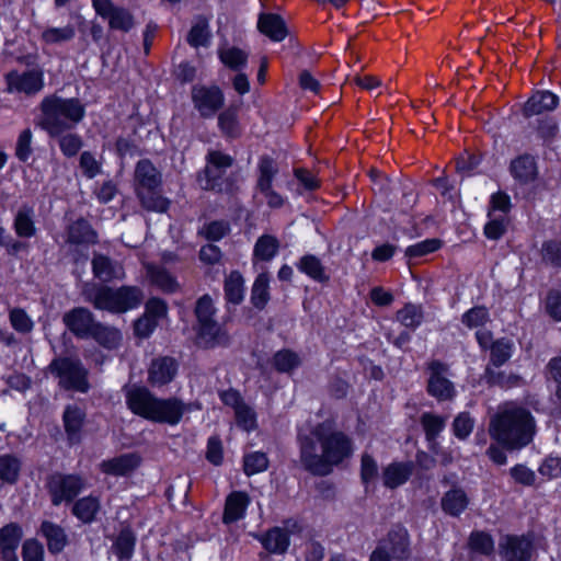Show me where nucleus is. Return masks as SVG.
<instances>
[{"label":"nucleus","mask_w":561,"mask_h":561,"mask_svg":"<svg viewBox=\"0 0 561 561\" xmlns=\"http://www.w3.org/2000/svg\"><path fill=\"white\" fill-rule=\"evenodd\" d=\"M147 276L151 285L160 288L164 293L173 294L179 288L176 278L163 266L148 265Z\"/></svg>","instance_id":"obj_34"},{"label":"nucleus","mask_w":561,"mask_h":561,"mask_svg":"<svg viewBox=\"0 0 561 561\" xmlns=\"http://www.w3.org/2000/svg\"><path fill=\"white\" fill-rule=\"evenodd\" d=\"M39 534L45 538L47 550L50 554L61 553L69 543L66 530L51 520H43L39 525Z\"/></svg>","instance_id":"obj_22"},{"label":"nucleus","mask_w":561,"mask_h":561,"mask_svg":"<svg viewBox=\"0 0 561 561\" xmlns=\"http://www.w3.org/2000/svg\"><path fill=\"white\" fill-rule=\"evenodd\" d=\"M442 241L439 239H426L408 247L405 255L410 259H419L439 250Z\"/></svg>","instance_id":"obj_58"},{"label":"nucleus","mask_w":561,"mask_h":561,"mask_svg":"<svg viewBox=\"0 0 561 561\" xmlns=\"http://www.w3.org/2000/svg\"><path fill=\"white\" fill-rule=\"evenodd\" d=\"M469 548L474 553L491 556L494 551V541L484 531H473L469 537Z\"/></svg>","instance_id":"obj_53"},{"label":"nucleus","mask_w":561,"mask_h":561,"mask_svg":"<svg viewBox=\"0 0 561 561\" xmlns=\"http://www.w3.org/2000/svg\"><path fill=\"white\" fill-rule=\"evenodd\" d=\"M277 173L278 165L275 159L270 156H262L257 163L256 190H267L268 186H272Z\"/></svg>","instance_id":"obj_41"},{"label":"nucleus","mask_w":561,"mask_h":561,"mask_svg":"<svg viewBox=\"0 0 561 561\" xmlns=\"http://www.w3.org/2000/svg\"><path fill=\"white\" fill-rule=\"evenodd\" d=\"M251 289V304L257 310H263L271 300V274L262 266Z\"/></svg>","instance_id":"obj_27"},{"label":"nucleus","mask_w":561,"mask_h":561,"mask_svg":"<svg viewBox=\"0 0 561 561\" xmlns=\"http://www.w3.org/2000/svg\"><path fill=\"white\" fill-rule=\"evenodd\" d=\"M546 378L556 383L554 397L561 405V355L549 359L546 366Z\"/></svg>","instance_id":"obj_63"},{"label":"nucleus","mask_w":561,"mask_h":561,"mask_svg":"<svg viewBox=\"0 0 561 561\" xmlns=\"http://www.w3.org/2000/svg\"><path fill=\"white\" fill-rule=\"evenodd\" d=\"M420 423L430 443H434L446 425V417L425 412L421 415Z\"/></svg>","instance_id":"obj_46"},{"label":"nucleus","mask_w":561,"mask_h":561,"mask_svg":"<svg viewBox=\"0 0 561 561\" xmlns=\"http://www.w3.org/2000/svg\"><path fill=\"white\" fill-rule=\"evenodd\" d=\"M245 515V490L230 492L225 501L222 523L231 525Z\"/></svg>","instance_id":"obj_29"},{"label":"nucleus","mask_w":561,"mask_h":561,"mask_svg":"<svg viewBox=\"0 0 561 561\" xmlns=\"http://www.w3.org/2000/svg\"><path fill=\"white\" fill-rule=\"evenodd\" d=\"M101 511V499L93 493L77 497L72 502L71 514L82 524L91 525Z\"/></svg>","instance_id":"obj_23"},{"label":"nucleus","mask_w":561,"mask_h":561,"mask_svg":"<svg viewBox=\"0 0 561 561\" xmlns=\"http://www.w3.org/2000/svg\"><path fill=\"white\" fill-rule=\"evenodd\" d=\"M137 536L129 524L122 526L112 543V549L118 561H129L136 549Z\"/></svg>","instance_id":"obj_25"},{"label":"nucleus","mask_w":561,"mask_h":561,"mask_svg":"<svg viewBox=\"0 0 561 561\" xmlns=\"http://www.w3.org/2000/svg\"><path fill=\"white\" fill-rule=\"evenodd\" d=\"M66 243L76 247H90L99 243V233L91 222L79 217L66 226Z\"/></svg>","instance_id":"obj_20"},{"label":"nucleus","mask_w":561,"mask_h":561,"mask_svg":"<svg viewBox=\"0 0 561 561\" xmlns=\"http://www.w3.org/2000/svg\"><path fill=\"white\" fill-rule=\"evenodd\" d=\"M210 39L209 19L203 14L196 15L186 35L187 44L193 48L207 47L210 44Z\"/></svg>","instance_id":"obj_31"},{"label":"nucleus","mask_w":561,"mask_h":561,"mask_svg":"<svg viewBox=\"0 0 561 561\" xmlns=\"http://www.w3.org/2000/svg\"><path fill=\"white\" fill-rule=\"evenodd\" d=\"M7 91L9 93H24L35 95L45 87V72L39 66L19 72L13 69L4 75Z\"/></svg>","instance_id":"obj_10"},{"label":"nucleus","mask_w":561,"mask_h":561,"mask_svg":"<svg viewBox=\"0 0 561 561\" xmlns=\"http://www.w3.org/2000/svg\"><path fill=\"white\" fill-rule=\"evenodd\" d=\"M191 98L195 110L205 119L213 118L225 105V94L217 84H196Z\"/></svg>","instance_id":"obj_12"},{"label":"nucleus","mask_w":561,"mask_h":561,"mask_svg":"<svg viewBox=\"0 0 561 561\" xmlns=\"http://www.w3.org/2000/svg\"><path fill=\"white\" fill-rule=\"evenodd\" d=\"M489 221L484 226V236L490 240H499L507 229V217L488 211Z\"/></svg>","instance_id":"obj_52"},{"label":"nucleus","mask_w":561,"mask_h":561,"mask_svg":"<svg viewBox=\"0 0 561 561\" xmlns=\"http://www.w3.org/2000/svg\"><path fill=\"white\" fill-rule=\"evenodd\" d=\"M179 373V362L169 355L151 359L147 370V381L153 388H161L171 383Z\"/></svg>","instance_id":"obj_17"},{"label":"nucleus","mask_w":561,"mask_h":561,"mask_svg":"<svg viewBox=\"0 0 561 561\" xmlns=\"http://www.w3.org/2000/svg\"><path fill=\"white\" fill-rule=\"evenodd\" d=\"M476 340L482 351H490V363L488 366L501 367L513 355L514 343L507 337H500L493 341V334L489 330L476 332Z\"/></svg>","instance_id":"obj_14"},{"label":"nucleus","mask_w":561,"mask_h":561,"mask_svg":"<svg viewBox=\"0 0 561 561\" xmlns=\"http://www.w3.org/2000/svg\"><path fill=\"white\" fill-rule=\"evenodd\" d=\"M91 265L95 278L110 282L115 277V265L110 256L102 253H94Z\"/></svg>","instance_id":"obj_45"},{"label":"nucleus","mask_w":561,"mask_h":561,"mask_svg":"<svg viewBox=\"0 0 561 561\" xmlns=\"http://www.w3.org/2000/svg\"><path fill=\"white\" fill-rule=\"evenodd\" d=\"M134 192L142 209L148 213L165 214L171 201L163 195L162 174L148 159H140L134 171Z\"/></svg>","instance_id":"obj_5"},{"label":"nucleus","mask_w":561,"mask_h":561,"mask_svg":"<svg viewBox=\"0 0 561 561\" xmlns=\"http://www.w3.org/2000/svg\"><path fill=\"white\" fill-rule=\"evenodd\" d=\"M51 375L59 378V385L66 390L87 393L90 390L89 370L79 358L57 356L48 365Z\"/></svg>","instance_id":"obj_7"},{"label":"nucleus","mask_w":561,"mask_h":561,"mask_svg":"<svg viewBox=\"0 0 561 561\" xmlns=\"http://www.w3.org/2000/svg\"><path fill=\"white\" fill-rule=\"evenodd\" d=\"M512 175L523 183H528L536 178L537 168L535 159L525 154L516 158L511 163Z\"/></svg>","instance_id":"obj_39"},{"label":"nucleus","mask_w":561,"mask_h":561,"mask_svg":"<svg viewBox=\"0 0 561 561\" xmlns=\"http://www.w3.org/2000/svg\"><path fill=\"white\" fill-rule=\"evenodd\" d=\"M33 134L30 128L23 129L16 140L15 157L20 162L26 163L33 154Z\"/></svg>","instance_id":"obj_57"},{"label":"nucleus","mask_w":561,"mask_h":561,"mask_svg":"<svg viewBox=\"0 0 561 561\" xmlns=\"http://www.w3.org/2000/svg\"><path fill=\"white\" fill-rule=\"evenodd\" d=\"M229 232V225L224 220H213L203 226L199 233L210 242L220 241Z\"/></svg>","instance_id":"obj_62"},{"label":"nucleus","mask_w":561,"mask_h":561,"mask_svg":"<svg viewBox=\"0 0 561 561\" xmlns=\"http://www.w3.org/2000/svg\"><path fill=\"white\" fill-rule=\"evenodd\" d=\"M22 469L21 460L12 455H0V480L8 484H15L19 481Z\"/></svg>","instance_id":"obj_42"},{"label":"nucleus","mask_w":561,"mask_h":561,"mask_svg":"<svg viewBox=\"0 0 561 561\" xmlns=\"http://www.w3.org/2000/svg\"><path fill=\"white\" fill-rule=\"evenodd\" d=\"M296 266L299 272L318 283L323 284L330 280V275L327 273L325 266L322 264L321 260L313 254L301 256Z\"/></svg>","instance_id":"obj_35"},{"label":"nucleus","mask_w":561,"mask_h":561,"mask_svg":"<svg viewBox=\"0 0 561 561\" xmlns=\"http://www.w3.org/2000/svg\"><path fill=\"white\" fill-rule=\"evenodd\" d=\"M208 165L205 168L206 190H221L222 176L233 163L231 156L214 150L207 154Z\"/></svg>","instance_id":"obj_19"},{"label":"nucleus","mask_w":561,"mask_h":561,"mask_svg":"<svg viewBox=\"0 0 561 561\" xmlns=\"http://www.w3.org/2000/svg\"><path fill=\"white\" fill-rule=\"evenodd\" d=\"M301 531V526L297 520L288 519L284 527H274L266 531L261 538V543L270 553L284 554L290 543V535Z\"/></svg>","instance_id":"obj_16"},{"label":"nucleus","mask_w":561,"mask_h":561,"mask_svg":"<svg viewBox=\"0 0 561 561\" xmlns=\"http://www.w3.org/2000/svg\"><path fill=\"white\" fill-rule=\"evenodd\" d=\"M23 527L16 522H10L0 528V552L18 551L23 539Z\"/></svg>","instance_id":"obj_37"},{"label":"nucleus","mask_w":561,"mask_h":561,"mask_svg":"<svg viewBox=\"0 0 561 561\" xmlns=\"http://www.w3.org/2000/svg\"><path fill=\"white\" fill-rule=\"evenodd\" d=\"M442 508L450 516H459L468 506V497L463 490L454 488L442 497Z\"/></svg>","instance_id":"obj_38"},{"label":"nucleus","mask_w":561,"mask_h":561,"mask_svg":"<svg viewBox=\"0 0 561 561\" xmlns=\"http://www.w3.org/2000/svg\"><path fill=\"white\" fill-rule=\"evenodd\" d=\"M216 308L208 294L201 296L195 304L194 314L197 320L196 335L207 343H215L218 339L220 327L215 320Z\"/></svg>","instance_id":"obj_11"},{"label":"nucleus","mask_w":561,"mask_h":561,"mask_svg":"<svg viewBox=\"0 0 561 561\" xmlns=\"http://www.w3.org/2000/svg\"><path fill=\"white\" fill-rule=\"evenodd\" d=\"M106 20L111 30L129 32L134 26L133 14L123 7H117Z\"/></svg>","instance_id":"obj_56"},{"label":"nucleus","mask_w":561,"mask_h":561,"mask_svg":"<svg viewBox=\"0 0 561 561\" xmlns=\"http://www.w3.org/2000/svg\"><path fill=\"white\" fill-rule=\"evenodd\" d=\"M144 298L142 289L136 285H122L116 288L101 285L95 289L91 301L98 310L122 314L139 308Z\"/></svg>","instance_id":"obj_6"},{"label":"nucleus","mask_w":561,"mask_h":561,"mask_svg":"<svg viewBox=\"0 0 561 561\" xmlns=\"http://www.w3.org/2000/svg\"><path fill=\"white\" fill-rule=\"evenodd\" d=\"M279 248V240L275 236L267 233L261 236L253 247V268L259 271L263 266L260 265L261 262H271L278 254Z\"/></svg>","instance_id":"obj_24"},{"label":"nucleus","mask_w":561,"mask_h":561,"mask_svg":"<svg viewBox=\"0 0 561 561\" xmlns=\"http://www.w3.org/2000/svg\"><path fill=\"white\" fill-rule=\"evenodd\" d=\"M274 365L280 373H289L300 365V358L295 352L283 350L274 355Z\"/></svg>","instance_id":"obj_61"},{"label":"nucleus","mask_w":561,"mask_h":561,"mask_svg":"<svg viewBox=\"0 0 561 561\" xmlns=\"http://www.w3.org/2000/svg\"><path fill=\"white\" fill-rule=\"evenodd\" d=\"M21 556L23 561H44V545L37 538H27L22 542Z\"/></svg>","instance_id":"obj_59"},{"label":"nucleus","mask_w":561,"mask_h":561,"mask_svg":"<svg viewBox=\"0 0 561 561\" xmlns=\"http://www.w3.org/2000/svg\"><path fill=\"white\" fill-rule=\"evenodd\" d=\"M128 410L152 423L178 425L190 411L188 404L178 397H157L146 386H134L126 392Z\"/></svg>","instance_id":"obj_4"},{"label":"nucleus","mask_w":561,"mask_h":561,"mask_svg":"<svg viewBox=\"0 0 561 561\" xmlns=\"http://www.w3.org/2000/svg\"><path fill=\"white\" fill-rule=\"evenodd\" d=\"M559 103V98L550 91H537L525 103L523 114L526 117L540 115L553 111Z\"/></svg>","instance_id":"obj_26"},{"label":"nucleus","mask_w":561,"mask_h":561,"mask_svg":"<svg viewBox=\"0 0 561 561\" xmlns=\"http://www.w3.org/2000/svg\"><path fill=\"white\" fill-rule=\"evenodd\" d=\"M414 470L412 461L392 462L388 465L382 471L383 485L389 489H396L404 484L411 477Z\"/></svg>","instance_id":"obj_28"},{"label":"nucleus","mask_w":561,"mask_h":561,"mask_svg":"<svg viewBox=\"0 0 561 561\" xmlns=\"http://www.w3.org/2000/svg\"><path fill=\"white\" fill-rule=\"evenodd\" d=\"M428 373L426 391L438 401H449L456 396L454 383L447 378V364L433 359L426 364Z\"/></svg>","instance_id":"obj_13"},{"label":"nucleus","mask_w":561,"mask_h":561,"mask_svg":"<svg viewBox=\"0 0 561 561\" xmlns=\"http://www.w3.org/2000/svg\"><path fill=\"white\" fill-rule=\"evenodd\" d=\"M259 31L272 41L280 42L287 36L283 19L274 13H262L257 21Z\"/></svg>","instance_id":"obj_32"},{"label":"nucleus","mask_w":561,"mask_h":561,"mask_svg":"<svg viewBox=\"0 0 561 561\" xmlns=\"http://www.w3.org/2000/svg\"><path fill=\"white\" fill-rule=\"evenodd\" d=\"M96 320L87 307H73L62 316V323L76 337L89 339Z\"/></svg>","instance_id":"obj_18"},{"label":"nucleus","mask_w":561,"mask_h":561,"mask_svg":"<svg viewBox=\"0 0 561 561\" xmlns=\"http://www.w3.org/2000/svg\"><path fill=\"white\" fill-rule=\"evenodd\" d=\"M140 465L141 457L137 453H128L103 460L100 470L107 476L127 477Z\"/></svg>","instance_id":"obj_21"},{"label":"nucleus","mask_w":561,"mask_h":561,"mask_svg":"<svg viewBox=\"0 0 561 561\" xmlns=\"http://www.w3.org/2000/svg\"><path fill=\"white\" fill-rule=\"evenodd\" d=\"M218 127L226 137H236L239 130L238 112L229 106L218 115Z\"/></svg>","instance_id":"obj_50"},{"label":"nucleus","mask_w":561,"mask_h":561,"mask_svg":"<svg viewBox=\"0 0 561 561\" xmlns=\"http://www.w3.org/2000/svg\"><path fill=\"white\" fill-rule=\"evenodd\" d=\"M545 310L547 314L554 321H561V291L550 289L545 299Z\"/></svg>","instance_id":"obj_64"},{"label":"nucleus","mask_w":561,"mask_h":561,"mask_svg":"<svg viewBox=\"0 0 561 561\" xmlns=\"http://www.w3.org/2000/svg\"><path fill=\"white\" fill-rule=\"evenodd\" d=\"M220 61L231 70L238 71L245 65V51L231 47L219 51Z\"/></svg>","instance_id":"obj_60"},{"label":"nucleus","mask_w":561,"mask_h":561,"mask_svg":"<svg viewBox=\"0 0 561 561\" xmlns=\"http://www.w3.org/2000/svg\"><path fill=\"white\" fill-rule=\"evenodd\" d=\"M76 35V30L72 25L68 24L64 27H47L42 32L41 38L45 44L53 45L72 39Z\"/></svg>","instance_id":"obj_51"},{"label":"nucleus","mask_w":561,"mask_h":561,"mask_svg":"<svg viewBox=\"0 0 561 561\" xmlns=\"http://www.w3.org/2000/svg\"><path fill=\"white\" fill-rule=\"evenodd\" d=\"M45 488L49 495L50 503L59 506L62 503H72L87 488V482L80 473H66L55 471L47 476Z\"/></svg>","instance_id":"obj_8"},{"label":"nucleus","mask_w":561,"mask_h":561,"mask_svg":"<svg viewBox=\"0 0 561 561\" xmlns=\"http://www.w3.org/2000/svg\"><path fill=\"white\" fill-rule=\"evenodd\" d=\"M61 421L68 446H79L84 438L85 410L76 403H69L62 411Z\"/></svg>","instance_id":"obj_15"},{"label":"nucleus","mask_w":561,"mask_h":561,"mask_svg":"<svg viewBox=\"0 0 561 561\" xmlns=\"http://www.w3.org/2000/svg\"><path fill=\"white\" fill-rule=\"evenodd\" d=\"M496 367L486 366L484 369V380L489 386L500 388H512L519 383L520 378L513 374H506L503 370H496Z\"/></svg>","instance_id":"obj_47"},{"label":"nucleus","mask_w":561,"mask_h":561,"mask_svg":"<svg viewBox=\"0 0 561 561\" xmlns=\"http://www.w3.org/2000/svg\"><path fill=\"white\" fill-rule=\"evenodd\" d=\"M79 168L82 175L88 180H92L103 172L102 161L98 160L95 154L89 150L80 153Z\"/></svg>","instance_id":"obj_49"},{"label":"nucleus","mask_w":561,"mask_h":561,"mask_svg":"<svg viewBox=\"0 0 561 561\" xmlns=\"http://www.w3.org/2000/svg\"><path fill=\"white\" fill-rule=\"evenodd\" d=\"M410 556L409 534L407 529L396 527L379 540L369 561H409Z\"/></svg>","instance_id":"obj_9"},{"label":"nucleus","mask_w":561,"mask_h":561,"mask_svg":"<svg viewBox=\"0 0 561 561\" xmlns=\"http://www.w3.org/2000/svg\"><path fill=\"white\" fill-rule=\"evenodd\" d=\"M11 327L21 334H27L34 329V322L27 312L20 307H14L9 311Z\"/></svg>","instance_id":"obj_55"},{"label":"nucleus","mask_w":561,"mask_h":561,"mask_svg":"<svg viewBox=\"0 0 561 561\" xmlns=\"http://www.w3.org/2000/svg\"><path fill=\"white\" fill-rule=\"evenodd\" d=\"M13 229L19 238L31 239L36 236L33 207L24 205L19 208L13 219Z\"/></svg>","instance_id":"obj_33"},{"label":"nucleus","mask_w":561,"mask_h":561,"mask_svg":"<svg viewBox=\"0 0 561 561\" xmlns=\"http://www.w3.org/2000/svg\"><path fill=\"white\" fill-rule=\"evenodd\" d=\"M531 542L525 537L511 536L504 545V557L507 561H528L530 558Z\"/></svg>","instance_id":"obj_36"},{"label":"nucleus","mask_w":561,"mask_h":561,"mask_svg":"<svg viewBox=\"0 0 561 561\" xmlns=\"http://www.w3.org/2000/svg\"><path fill=\"white\" fill-rule=\"evenodd\" d=\"M244 279L239 271H232L226 278L224 290L227 302L239 305L243 300Z\"/></svg>","instance_id":"obj_43"},{"label":"nucleus","mask_w":561,"mask_h":561,"mask_svg":"<svg viewBox=\"0 0 561 561\" xmlns=\"http://www.w3.org/2000/svg\"><path fill=\"white\" fill-rule=\"evenodd\" d=\"M396 318L403 327L414 331L423 322V309L417 305L405 304L403 308L398 310Z\"/></svg>","instance_id":"obj_44"},{"label":"nucleus","mask_w":561,"mask_h":561,"mask_svg":"<svg viewBox=\"0 0 561 561\" xmlns=\"http://www.w3.org/2000/svg\"><path fill=\"white\" fill-rule=\"evenodd\" d=\"M89 339L94 340L103 348L112 351L119 346L122 333L117 328L106 325L96 320L89 334Z\"/></svg>","instance_id":"obj_30"},{"label":"nucleus","mask_w":561,"mask_h":561,"mask_svg":"<svg viewBox=\"0 0 561 561\" xmlns=\"http://www.w3.org/2000/svg\"><path fill=\"white\" fill-rule=\"evenodd\" d=\"M300 462L313 476H328L354 453L350 435L336 430L331 423L322 422L309 434H298Z\"/></svg>","instance_id":"obj_1"},{"label":"nucleus","mask_w":561,"mask_h":561,"mask_svg":"<svg viewBox=\"0 0 561 561\" xmlns=\"http://www.w3.org/2000/svg\"><path fill=\"white\" fill-rule=\"evenodd\" d=\"M490 435L507 449L528 445L535 433V420L525 407L515 402L501 404L491 419Z\"/></svg>","instance_id":"obj_3"},{"label":"nucleus","mask_w":561,"mask_h":561,"mask_svg":"<svg viewBox=\"0 0 561 561\" xmlns=\"http://www.w3.org/2000/svg\"><path fill=\"white\" fill-rule=\"evenodd\" d=\"M491 321L489 310L483 306H477L466 311L461 317V322L468 329L483 330L482 328Z\"/></svg>","instance_id":"obj_48"},{"label":"nucleus","mask_w":561,"mask_h":561,"mask_svg":"<svg viewBox=\"0 0 561 561\" xmlns=\"http://www.w3.org/2000/svg\"><path fill=\"white\" fill-rule=\"evenodd\" d=\"M38 110V127L50 138H58L59 149L66 158L76 157L83 147V140L78 134L67 131L84 119L85 104L78 98L53 93L43 98Z\"/></svg>","instance_id":"obj_2"},{"label":"nucleus","mask_w":561,"mask_h":561,"mask_svg":"<svg viewBox=\"0 0 561 561\" xmlns=\"http://www.w3.org/2000/svg\"><path fill=\"white\" fill-rule=\"evenodd\" d=\"M169 313L168 302L157 296L149 297L145 302V311L142 314L149 319L157 321L159 324L161 320L165 319Z\"/></svg>","instance_id":"obj_54"},{"label":"nucleus","mask_w":561,"mask_h":561,"mask_svg":"<svg viewBox=\"0 0 561 561\" xmlns=\"http://www.w3.org/2000/svg\"><path fill=\"white\" fill-rule=\"evenodd\" d=\"M220 400L225 405L231 407L236 411L237 426L245 431V401L238 390L232 388L220 392Z\"/></svg>","instance_id":"obj_40"}]
</instances>
